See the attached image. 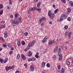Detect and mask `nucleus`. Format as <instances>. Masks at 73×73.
<instances>
[{"label": "nucleus", "mask_w": 73, "mask_h": 73, "mask_svg": "<svg viewBox=\"0 0 73 73\" xmlns=\"http://www.w3.org/2000/svg\"><path fill=\"white\" fill-rule=\"evenodd\" d=\"M35 41H36L35 40H33L32 42L31 43H29L28 44V46L29 47H28L27 48L25 49L24 50V51L27 52V50H29V48H30V47H31V46H33L35 44Z\"/></svg>", "instance_id": "1"}, {"label": "nucleus", "mask_w": 73, "mask_h": 73, "mask_svg": "<svg viewBox=\"0 0 73 73\" xmlns=\"http://www.w3.org/2000/svg\"><path fill=\"white\" fill-rule=\"evenodd\" d=\"M12 24L13 26H15V25H18L19 24V22L18 21V19L16 18H15V20H12Z\"/></svg>", "instance_id": "2"}, {"label": "nucleus", "mask_w": 73, "mask_h": 73, "mask_svg": "<svg viewBox=\"0 0 73 73\" xmlns=\"http://www.w3.org/2000/svg\"><path fill=\"white\" fill-rule=\"evenodd\" d=\"M48 15L50 17V18L51 19H54V14L53 13H52V12H51L50 11H48Z\"/></svg>", "instance_id": "3"}, {"label": "nucleus", "mask_w": 73, "mask_h": 73, "mask_svg": "<svg viewBox=\"0 0 73 73\" xmlns=\"http://www.w3.org/2000/svg\"><path fill=\"white\" fill-rule=\"evenodd\" d=\"M67 18V15L66 14L64 13L62 14L60 17L61 21H63L64 19H66Z\"/></svg>", "instance_id": "4"}, {"label": "nucleus", "mask_w": 73, "mask_h": 73, "mask_svg": "<svg viewBox=\"0 0 73 73\" xmlns=\"http://www.w3.org/2000/svg\"><path fill=\"white\" fill-rule=\"evenodd\" d=\"M30 9H29L28 11V13L29 14V13H31V11H35V10L36 9V7H34L33 8L32 7L30 8Z\"/></svg>", "instance_id": "5"}, {"label": "nucleus", "mask_w": 73, "mask_h": 73, "mask_svg": "<svg viewBox=\"0 0 73 73\" xmlns=\"http://www.w3.org/2000/svg\"><path fill=\"white\" fill-rule=\"evenodd\" d=\"M13 68H14V67L13 66L9 67L6 66L5 67V69L6 71H8V70H10V69H13Z\"/></svg>", "instance_id": "6"}, {"label": "nucleus", "mask_w": 73, "mask_h": 73, "mask_svg": "<svg viewBox=\"0 0 73 73\" xmlns=\"http://www.w3.org/2000/svg\"><path fill=\"white\" fill-rule=\"evenodd\" d=\"M46 20V18H45V17H42L39 19L38 21V23H39V24H41V22H42L43 20Z\"/></svg>", "instance_id": "7"}, {"label": "nucleus", "mask_w": 73, "mask_h": 73, "mask_svg": "<svg viewBox=\"0 0 73 73\" xmlns=\"http://www.w3.org/2000/svg\"><path fill=\"white\" fill-rule=\"evenodd\" d=\"M58 55L59 56V58L58 59L59 61H62V54H58Z\"/></svg>", "instance_id": "8"}, {"label": "nucleus", "mask_w": 73, "mask_h": 73, "mask_svg": "<svg viewBox=\"0 0 73 73\" xmlns=\"http://www.w3.org/2000/svg\"><path fill=\"white\" fill-rule=\"evenodd\" d=\"M48 39V37L47 36H45L44 39L42 40V42L44 43V42H45L46 41V40Z\"/></svg>", "instance_id": "9"}, {"label": "nucleus", "mask_w": 73, "mask_h": 73, "mask_svg": "<svg viewBox=\"0 0 73 73\" xmlns=\"http://www.w3.org/2000/svg\"><path fill=\"white\" fill-rule=\"evenodd\" d=\"M30 69L31 72H33V71H34V70H35L34 67L32 65L30 66Z\"/></svg>", "instance_id": "10"}, {"label": "nucleus", "mask_w": 73, "mask_h": 73, "mask_svg": "<svg viewBox=\"0 0 73 73\" xmlns=\"http://www.w3.org/2000/svg\"><path fill=\"white\" fill-rule=\"evenodd\" d=\"M72 32H70L68 33V38L69 39H70L71 38V35H72Z\"/></svg>", "instance_id": "11"}, {"label": "nucleus", "mask_w": 73, "mask_h": 73, "mask_svg": "<svg viewBox=\"0 0 73 73\" xmlns=\"http://www.w3.org/2000/svg\"><path fill=\"white\" fill-rule=\"evenodd\" d=\"M67 13L68 14H69L71 12V10H70V8L69 7L67 9Z\"/></svg>", "instance_id": "12"}, {"label": "nucleus", "mask_w": 73, "mask_h": 73, "mask_svg": "<svg viewBox=\"0 0 73 73\" xmlns=\"http://www.w3.org/2000/svg\"><path fill=\"white\" fill-rule=\"evenodd\" d=\"M21 56L23 60H26V57H25V55L22 54H21Z\"/></svg>", "instance_id": "13"}, {"label": "nucleus", "mask_w": 73, "mask_h": 73, "mask_svg": "<svg viewBox=\"0 0 73 73\" xmlns=\"http://www.w3.org/2000/svg\"><path fill=\"white\" fill-rule=\"evenodd\" d=\"M54 42V39H53L52 40L49 41L48 44L50 45V44H53Z\"/></svg>", "instance_id": "14"}, {"label": "nucleus", "mask_w": 73, "mask_h": 73, "mask_svg": "<svg viewBox=\"0 0 73 73\" xmlns=\"http://www.w3.org/2000/svg\"><path fill=\"white\" fill-rule=\"evenodd\" d=\"M58 46H56V48H55V50L54 51V53H56L58 51Z\"/></svg>", "instance_id": "15"}, {"label": "nucleus", "mask_w": 73, "mask_h": 73, "mask_svg": "<svg viewBox=\"0 0 73 73\" xmlns=\"http://www.w3.org/2000/svg\"><path fill=\"white\" fill-rule=\"evenodd\" d=\"M29 54H28V56L29 57H31V56H32V52L31 51H29Z\"/></svg>", "instance_id": "16"}, {"label": "nucleus", "mask_w": 73, "mask_h": 73, "mask_svg": "<svg viewBox=\"0 0 73 73\" xmlns=\"http://www.w3.org/2000/svg\"><path fill=\"white\" fill-rule=\"evenodd\" d=\"M61 73H65V68H62L61 71Z\"/></svg>", "instance_id": "17"}, {"label": "nucleus", "mask_w": 73, "mask_h": 73, "mask_svg": "<svg viewBox=\"0 0 73 73\" xmlns=\"http://www.w3.org/2000/svg\"><path fill=\"white\" fill-rule=\"evenodd\" d=\"M41 4H42L41 2H38V3L37 5V7H38V8L40 7V5H41Z\"/></svg>", "instance_id": "18"}, {"label": "nucleus", "mask_w": 73, "mask_h": 73, "mask_svg": "<svg viewBox=\"0 0 73 73\" xmlns=\"http://www.w3.org/2000/svg\"><path fill=\"white\" fill-rule=\"evenodd\" d=\"M42 67L44 68L45 67V62H42Z\"/></svg>", "instance_id": "19"}, {"label": "nucleus", "mask_w": 73, "mask_h": 73, "mask_svg": "<svg viewBox=\"0 0 73 73\" xmlns=\"http://www.w3.org/2000/svg\"><path fill=\"white\" fill-rule=\"evenodd\" d=\"M69 3L71 7H73V2L72 1H70L69 2Z\"/></svg>", "instance_id": "20"}, {"label": "nucleus", "mask_w": 73, "mask_h": 73, "mask_svg": "<svg viewBox=\"0 0 73 73\" xmlns=\"http://www.w3.org/2000/svg\"><path fill=\"white\" fill-rule=\"evenodd\" d=\"M4 34V37L5 38L7 37V33L6 32H5Z\"/></svg>", "instance_id": "21"}, {"label": "nucleus", "mask_w": 73, "mask_h": 73, "mask_svg": "<svg viewBox=\"0 0 73 73\" xmlns=\"http://www.w3.org/2000/svg\"><path fill=\"white\" fill-rule=\"evenodd\" d=\"M17 44L19 46H21V43L19 41H18L17 42Z\"/></svg>", "instance_id": "22"}, {"label": "nucleus", "mask_w": 73, "mask_h": 73, "mask_svg": "<svg viewBox=\"0 0 73 73\" xmlns=\"http://www.w3.org/2000/svg\"><path fill=\"white\" fill-rule=\"evenodd\" d=\"M37 11L39 12V13H40L41 12V9L40 8H38L37 9Z\"/></svg>", "instance_id": "23"}, {"label": "nucleus", "mask_w": 73, "mask_h": 73, "mask_svg": "<svg viewBox=\"0 0 73 73\" xmlns=\"http://www.w3.org/2000/svg\"><path fill=\"white\" fill-rule=\"evenodd\" d=\"M66 64L68 65H70V62L68 61H66Z\"/></svg>", "instance_id": "24"}, {"label": "nucleus", "mask_w": 73, "mask_h": 73, "mask_svg": "<svg viewBox=\"0 0 73 73\" xmlns=\"http://www.w3.org/2000/svg\"><path fill=\"white\" fill-rule=\"evenodd\" d=\"M21 44H22V45H24L25 44V42L24 41H22L21 42Z\"/></svg>", "instance_id": "25"}, {"label": "nucleus", "mask_w": 73, "mask_h": 73, "mask_svg": "<svg viewBox=\"0 0 73 73\" xmlns=\"http://www.w3.org/2000/svg\"><path fill=\"white\" fill-rule=\"evenodd\" d=\"M8 58H6L5 59V61L4 62V63L5 64V63H6V62H7V61H8Z\"/></svg>", "instance_id": "26"}, {"label": "nucleus", "mask_w": 73, "mask_h": 73, "mask_svg": "<svg viewBox=\"0 0 73 73\" xmlns=\"http://www.w3.org/2000/svg\"><path fill=\"white\" fill-rule=\"evenodd\" d=\"M53 59L54 60H56V55H54L53 56Z\"/></svg>", "instance_id": "27"}, {"label": "nucleus", "mask_w": 73, "mask_h": 73, "mask_svg": "<svg viewBox=\"0 0 73 73\" xmlns=\"http://www.w3.org/2000/svg\"><path fill=\"white\" fill-rule=\"evenodd\" d=\"M7 46L9 48H11V46H12V44H11V43H8Z\"/></svg>", "instance_id": "28"}, {"label": "nucleus", "mask_w": 73, "mask_h": 73, "mask_svg": "<svg viewBox=\"0 0 73 73\" xmlns=\"http://www.w3.org/2000/svg\"><path fill=\"white\" fill-rule=\"evenodd\" d=\"M19 22H20V23H22V21H21V17H19Z\"/></svg>", "instance_id": "29"}, {"label": "nucleus", "mask_w": 73, "mask_h": 73, "mask_svg": "<svg viewBox=\"0 0 73 73\" xmlns=\"http://www.w3.org/2000/svg\"><path fill=\"white\" fill-rule=\"evenodd\" d=\"M61 1L63 4L66 3V0H61Z\"/></svg>", "instance_id": "30"}, {"label": "nucleus", "mask_w": 73, "mask_h": 73, "mask_svg": "<svg viewBox=\"0 0 73 73\" xmlns=\"http://www.w3.org/2000/svg\"><path fill=\"white\" fill-rule=\"evenodd\" d=\"M58 9H56L55 10V11H54V13H57V12H58Z\"/></svg>", "instance_id": "31"}, {"label": "nucleus", "mask_w": 73, "mask_h": 73, "mask_svg": "<svg viewBox=\"0 0 73 73\" xmlns=\"http://www.w3.org/2000/svg\"><path fill=\"white\" fill-rule=\"evenodd\" d=\"M19 58H20V54H18L17 57V60H18V59H19Z\"/></svg>", "instance_id": "32"}, {"label": "nucleus", "mask_w": 73, "mask_h": 73, "mask_svg": "<svg viewBox=\"0 0 73 73\" xmlns=\"http://www.w3.org/2000/svg\"><path fill=\"white\" fill-rule=\"evenodd\" d=\"M67 20L68 21H71V19L70 18V17H68V18Z\"/></svg>", "instance_id": "33"}, {"label": "nucleus", "mask_w": 73, "mask_h": 73, "mask_svg": "<svg viewBox=\"0 0 73 73\" xmlns=\"http://www.w3.org/2000/svg\"><path fill=\"white\" fill-rule=\"evenodd\" d=\"M31 60L32 61H35L36 60V58H31Z\"/></svg>", "instance_id": "34"}, {"label": "nucleus", "mask_w": 73, "mask_h": 73, "mask_svg": "<svg viewBox=\"0 0 73 73\" xmlns=\"http://www.w3.org/2000/svg\"><path fill=\"white\" fill-rule=\"evenodd\" d=\"M3 8V5L2 4H0V9H1Z\"/></svg>", "instance_id": "35"}, {"label": "nucleus", "mask_w": 73, "mask_h": 73, "mask_svg": "<svg viewBox=\"0 0 73 73\" xmlns=\"http://www.w3.org/2000/svg\"><path fill=\"white\" fill-rule=\"evenodd\" d=\"M2 46L3 47H6L7 46V45L6 44H4L2 45Z\"/></svg>", "instance_id": "36"}, {"label": "nucleus", "mask_w": 73, "mask_h": 73, "mask_svg": "<svg viewBox=\"0 0 73 73\" xmlns=\"http://www.w3.org/2000/svg\"><path fill=\"white\" fill-rule=\"evenodd\" d=\"M4 61V60L3 59H0V61L1 62V63H3Z\"/></svg>", "instance_id": "37"}, {"label": "nucleus", "mask_w": 73, "mask_h": 73, "mask_svg": "<svg viewBox=\"0 0 73 73\" xmlns=\"http://www.w3.org/2000/svg\"><path fill=\"white\" fill-rule=\"evenodd\" d=\"M28 35V33L27 32L25 33L24 34V35H25V36H27Z\"/></svg>", "instance_id": "38"}, {"label": "nucleus", "mask_w": 73, "mask_h": 73, "mask_svg": "<svg viewBox=\"0 0 73 73\" xmlns=\"http://www.w3.org/2000/svg\"><path fill=\"white\" fill-rule=\"evenodd\" d=\"M38 54H39L37 52V58H40V56H38Z\"/></svg>", "instance_id": "39"}, {"label": "nucleus", "mask_w": 73, "mask_h": 73, "mask_svg": "<svg viewBox=\"0 0 73 73\" xmlns=\"http://www.w3.org/2000/svg\"><path fill=\"white\" fill-rule=\"evenodd\" d=\"M68 26H65L64 27L65 29H68Z\"/></svg>", "instance_id": "40"}, {"label": "nucleus", "mask_w": 73, "mask_h": 73, "mask_svg": "<svg viewBox=\"0 0 73 73\" xmlns=\"http://www.w3.org/2000/svg\"><path fill=\"white\" fill-rule=\"evenodd\" d=\"M46 66L48 68H49L50 67V64H49V63H47L46 64Z\"/></svg>", "instance_id": "41"}, {"label": "nucleus", "mask_w": 73, "mask_h": 73, "mask_svg": "<svg viewBox=\"0 0 73 73\" xmlns=\"http://www.w3.org/2000/svg\"><path fill=\"white\" fill-rule=\"evenodd\" d=\"M28 61L29 62H30V61H32V58H29L28 60Z\"/></svg>", "instance_id": "42"}, {"label": "nucleus", "mask_w": 73, "mask_h": 73, "mask_svg": "<svg viewBox=\"0 0 73 73\" xmlns=\"http://www.w3.org/2000/svg\"><path fill=\"white\" fill-rule=\"evenodd\" d=\"M18 14L16 13L15 14V18H16V17H18Z\"/></svg>", "instance_id": "43"}, {"label": "nucleus", "mask_w": 73, "mask_h": 73, "mask_svg": "<svg viewBox=\"0 0 73 73\" xmlns=\"http://www.w3.org/2000/svg\"><path fill=\"white\" fill-rule=\"evenodd\" d=\"M9 16L11 18H13V16L11 14Z\"/></svg>", "instance_id": "44"}, {"label": "nucleus", "mask_w": 73, "mask_h": 73, "mask_svg": "<svg viewBox=\"0 0 73 73\" xmlns=\"http://www.w3.org/2000/svg\"><path fill=\"white\" fill-rule=\"evenodd\" d=\"M3 13V11L1 10L0 12V15Z\"/></svg>", "instance_id": "45"}, {"label": "nucleus", "mask_w": 73, "mask_h": 73, "mask_svg": "<svg viewBox=\"0 0 73 73\" xmlns=\"http://www.w3.org/2000/svg\"><path fill=\"white\" fill-rule=\"evenodd\" d=\"M47 51H48V50H45L43 52V53L44 54L46 53L47 52Z\"/></svg>", "instance_id": "46"}, {"label": "nucleus", "mask_w": 73, "mask_h": 73, "mask_svg": "<svg viewBox=\"0 0 73 73\" xmlns=\"http://www.w3.org/2000/svg\"><path fill=\"white\" fill-rule=\"evenodd\" d=\"M58 69H60L61 68V65H58Z\"/></svg>", "instance_id": "47"}, {"label": "nucleus", "mask_w": 73, "mask_h": 73, "mask_svg": "<svg viewBox=\"0 0 73 73\" xmlns=\"http://www.w3.org/2000/svg\"><path fill=\"white\" fill-rule=\"evenodd\" d=\"M58 51V53H60V52L61 51V49H60V48H59Z\"/></svg>", "instance_id": "48"}, {"label": "nucleus", "mask_w": 73, "mask_h": 73, "mask_svg": "<svg viewBox=\"0 0 73 73\" xmlns=\"http://www.w3.org/2000/svg\"><path fill=\"white\" fill-rule=\"evenodd\" d=\"M65 35L66 36H67V35H68V32H66L65 33Z\"/></svg>", "instance_id": "49"}, {"label": "nucleus", "mask_w": 73, "mask_h": 73, "mask_svg": "<svg viewBox=\"0 0 73 73\" xmlns=\"http://www.w3.org/2000/svg\"><path fill=\"white\" fill-rule=\"evenodd\" d=\"M10 54H12V53H13V51H11L9 52Z\"/></svg>", "instance_id": "50"}, {"label": "nucleus", "mask_w": 73, "mask_h": 73, "mask_svg": "<svg viewBox=\"0 0 73 73\" xmlns=\"http://www.w3.org/2000/svg\"><path fill=\"white\" fill-rule=\"evenodd\" d=\"M3 38L2 37H1V38L0 39V40H2V41H3Z\"/></svg>", "instance_id": "51"}, {"label": "nucleus", "mask_w": 73, "mask_h": 73, "mask_svg": "<svg viewBox=\"0 0 73 73\" xmlns=\"http://www.w3.org/2000/svg\"><path fill=\"white\" fill-rule=\"evenodd\" d=\"M57 21H59V22H60L61 21H61V18H60V19H58Z\"/></svg>", "instance_id": "52"}, {"label": "nucleus", "mask_w": 73, "mask_h": 73, "mask_svg": "<svg viewBox=\"0 0 73 73\" xmlns=\"http://www.w3.org/2000/svg\"><path fill=\"white\" fill-rule=\"evenodd\" d=\"M19 73V70L16 71L15 72V73Z\"/></svg>", "instance_id": "53"}, {"label": "nucleus", "mask_w": 73, "mask_h": 73, "mask_svg": "<svg viewBox=\"0 0 73 73\" xmlns=\"http://www.w3.org/2000/svg\"><path fill=\"white\" fill-rule=\"evenodd\" d=\"M4 25H1V28H4Z\"/></svg>", "instance_id": "54"}, {"label": "nucleus", "mask_w": 73, "mask_h": 73, "mask_svg": "<svg viewBox=\"0 0 73 73\" xmlns=\"http://www.w3.org/2000/svg\"><path fill=\"white\" fill-rule=\"evenodd\" d=\"M1 23L2 24H4V23H5V21H3Z\"/></svg>", "instance_id": "55"}, {"label": "nucleus", "mask_w": 73, "mask_h": 73, "mask_svg": "<svg viewBox=\"0 0 73 73\" xmlns=\"http://www.w3.org/2000/svg\"><path fill=\"white\" fill-rule=\"evenodd\" d=\"M14 49V48L13 47L11 48V50H13Z\"/></svg>", "instance_id": "56"}, {"label": "nucleus", "mask_w": 73, "mask_h": 73, "mask_svg": "<svg viewBox=\"0 0 73 73\" xmlns=\"http://www.w3.org/2000/svg\"><path fill=\"white\" fill-rule=\"evenodd\" d=\"M52 7H53V8H55V7H56V6H55V5H52Z\"/></svg>", "instance_id": "57"}, {"label": "nucleus", "mask_w": 73, "mask_h": 73, "mask_svg": "<svg viewBox=\"0 0 73 73\" xmlns=\"http://www.w3.org/2000/svg\"><path fill=\"white\" fill-rule=\"evenodd\" d=\"M44 25V23H42L41 24V25L42 26H43Z\"/></svg>", "instance_id": "58"}, {"label": "nucleus", "mask_w": 73, "mask_h": 73, "mask_svg": "<svg viewBox=\"0 0 73 73\" xmlns=\"http://www.w3.org/2000/svg\"><path fill=\"white\" fill-rule=\"evenodd\" d=\"M10 2L9 4H10V5H12V2Z\"/></svg>", "instance_id": "59"}, {"label": "nucleus", "mask_w": 73, "mask_h": 73, "mask_svg": "<svg viewBox=\"0 0 73 73\" xmlns=\"http://www.w3.org/2000/svg\"><path fill=\"white\" fill-rule=\"evenodd\" d=\"M24 66H25V67L26 68V67H27V64H24Z\"/></svg>", "instance_id": "60"}, {"label": "nucleus", "mask_w": 73, "mask_h": 73, "mask_svg": "<svg viewBox=\"0 0 73 73\" xmlns=\"http://www.w3.org/2000/svg\"><path fill=\"white\" fill-rule=\"evenodd\" d=\"M49 23L50 24H52V22L50 21V22H49Z\"/></svg>", "instance_id": "61"}, {"label": "nucleus", "mask_w": 73, "mask_h": 73, "mask_svg": "<svg viewBox=\"0 0 73 73\" xmlns=\"http://www.w3.org/2000/svg\"><path fill=\"white\" fill-rule=\"evenodd\" d=\"M28 17H29V18H31V17L30 15H29L28 16Z\"/></svg>", "instance_id": "62"}, {"label": "nucleus", "mask_w": 73, "mask_h": 73, "mask_svg": "<svg viewBox=\"0 0 73 73\" xmlns=\"http://www.w3.org/2000/svg\"><path fill=\"white\" fill-rule=\"evenodd\" d=\"M65 48H66V49L67 50V49H68V47H67V46H66Z\"/></svg>", "instance_id": "63"}, {"label": "nucleus", "mask_w": 73, "mask_h": 73, "mask_svg": "<svg viewBox=\"0 0 73 73\" xmlns=\"http://www.w3.org/2000/svg\"><path fill=\"white\" fill-rule=\"evenodd\" d=\"M35 57L36 58H37V53H36V55H35Z\"/></svg>", "instance_id": "64"}]
</instances>
